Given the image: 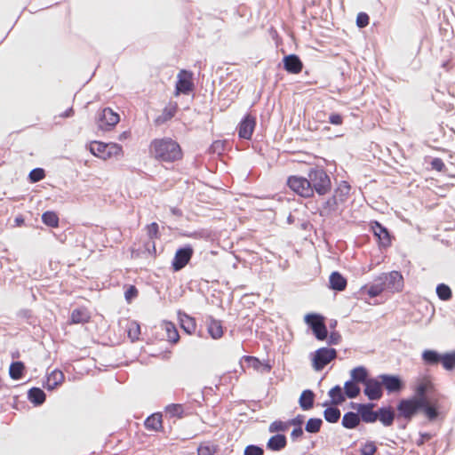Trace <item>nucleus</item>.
<instances>
[{
  "label": "nucleus",
  "instance_id": "nucleus-1",
  "mask_svg": "<svg viewBox=\"0 0 455 455\" xmlns=\"http://www.w3.org/2000/svg\"><path fill=\"white\" fill-rule=\"evenodd\" d=\"M150 153L156 160L167 163L177 161L182 156L180 145L170 138L154 140Z\"/></svg>",
  "mask_w": 455,
  "mask_h": 455
},
{
  "label": "nucleus",
  "instance_id": "nucleus-2",
  "mask_svg": "<svg viewBox=\"0 0 455 455\" xmlns=\"http://www.w3.org/2000/svg\"><path fill=\"white\" fill-rule=\"evenodd\" d=\"M307 178L313 193L316 192L319 196H323L331 191V179L323 169H310L307 173Z\"/></svg>",
  "mask_w": 455,
  "mask_h": 455
},
{
  "label": "nucleus",
  "instance_id": "nucleus-3",
  "mask_svg": "<svg viewBox=\"0 0 455 455\" xmlns=\"http://www.w3.org/2000/svg\"><path fill=\"white\" fill-rule=\"evenodd\" d=\"M422 405V399H402L397 405L398 417L411 420L412 417L421 410Z\"/></svg>",
  "mask_w": 455,
  "mask_h": 455
},
{
  "label": "nucleus",
  "instance_id": "nucleus-4",
  "mask_svg": "<svg viewBox=\"0 0 455 455\" xmlns=\"http://www.w3.org/2000/svg\"><path fill=\"white\" fill-rule=\"evenodd\" d=\"M287 185L293 192L302 197H311L313 196L308 178L291 176L287 180Z\"/></svg>",
  "mask_w": 455,
  "mask_h": 455
},
{
  "label": "nucleus",
  "instance_id": "nucleus-5",
  "mask_svg": "<svg viewBox=\"0 0 455 455\" xmlns=\"http://www.w3.org/2000/svg\"><path fill=\"white\" fill-rule=\"evenodd\" d=\"M337 356V351L334 348L321 347L317 349L313 357V368L316 371H322L329 363Z\"/></svg>",
  "mask_w": 455,
  "mask_h": 455
},
{
  "label": "nucleus",
  "instance_id": "nucleus-6",
  "mask_svg": "<svg viewBox=\"0 0 455 455\" xmlns=\"http://www.w3.org/2000/svg\"><path fill=\"white\" fill-rule=\"evenodd\" d=\"M305 321L310 326L317 339L323 340L328 337L327 328L321 315L308 314L305 316Z\"/></svg>",
  "mask_w": 455,
  "mask_h": 455
},
{
  "label": "nucleus",
  "instance_id": "nucleus-7",
  "mask_svg": "<svg viewBox=\"0 0 455 455\" xmlns=\"http://www.w3.org/2000/svg\"><path fill=\"white\" fill-rule=\"evenodd\" d=\"M119 115L114 112L110 108H103L97 119L98 127L102 131H108L118 124Z\"/></svg>",
  "mask_w": 455,
  "mask_h": 455
},
{
  "label": "nucleus",
  "instance_id": "nucleus-8",
  "mask_svg": "<svg viewBox=\"0 0 455 455\" xmlns=\"http://www.w3.org/2000/svg\"><path fill=\"white\" fill-rule=\"evenodd\" d=\"M363 393L371 401H377L382 397L383 389L379 376L377 378H371L364 384Z\"/></svg>",
  "mask_w": 455,
  "mask_h": 455
},
{
  "label": "nucleus",
  "instance_id": "nucleus-9",
  "mask_svg": "<svg viewBox=\"0 0 455 455\" xmlns=\"http://www.w3.org/2000/svg\"><path fill=\"white\" fill-rule=\"evenodd\" d=\"M382 388L385 387L388 393L399 392L403 388V381L399 376L390 374L379 375Z\"/></svg>",
  "mask_w": 455,
  "mask_h": 455
},
{
  "label": "nucleus",
  "instance_id": "nucleus-10",
  "mask_svg": "<svg viewBox=\"0 0 455 455\" xmlns=\"http://www.w3.org/2000/svg\"><path fill=\"white\" fill-rule=\"evenodd\" d=\"M193 255V249L190 246L179 249L172 261V267L175 271L182 269L190 260Z\"/></svg>",
  "mask_w": 455,
  "mask_h": 455
},
{
  "label": "nucleus",
  "instance_id": "nucleus-11",
  "mask_svg": "<svg viewBox=\"0 0 455 455\" xmlns=\"http://www.w3.org/2000/svg\"><path fill=\"white\" fill-rule=\"evenodd\" d=\"M387 282L388 291H400L403 287V275L397 271H392L388 274H382V279Z\"/></svg>",
  "mask_w": 455,
  "mask_h": 455
},
{
  "label": "nucleus",
  "instance_id": "nucleus-12",
  "mask_svg": "<svg viewBox=\"0 0 455 455\" xmlns=\"http://www.w3.org/2000/svg\"><path fill=\"white\" fill-rule=\"evenodd\" d=\"M375 407L374 403H358L357 412L362 419L365 423H374L378 419V411H373Z\"/></svg>",
  "mask_w": 455,
  "mask_h": 455
},
{
  "label": "nucleus",
  "instance_id": "nucleus-13",
  "mask_svg": "<svg viewBox=\"0 0 455 455\" xmlns=\"http://www.w3.org/2000/svg\"><path fill=\"white\" fill-rule=\"evenodd\" d=\"M256 124L255 117L247 115L238 125V135L242 139L250 140Z\"/></svg>",
  "mask_w": 455,
  "mask_h": 455
},
{
  "label": "nucleus",
  "instance_id": "nucleus-14",
  "mask_svg": "<svg viewBox=\"0 0 455 455\" xmlns=\"http://www.w3.org/2000/svg\"><path fill=\"white\" fill-rule=\"evenodd\" d=\"M340 205L341 204H339V202L337 201V199L335 197L331 196L329 199H327L326 201H324L322 204L321 207H319V209H318L319 214L322 217H325V218H329V217L332 216L333 214H338L341 212L339 209Z\"/></svg>",
  "mask_w": 455,
  "mask_h": 455
},
{
  "label": "nucleus",
  "instance_id": "nucleus-15",
  "mask_svg": "<svg viewBox=\"0 0 455 455\" xmlns=\"http://www.w3.org/2000/svg\"><path fill=\"white\" fill-rule=\"evenodd\" d=\"M284 68L291 74H298L302 70L303 64L300 59L295 54H290L283 58Z\"/></svg>",
  "mask_w": 455,
  "mask_h": 455
},
{
  "label": "nucleus",
  "instance_id": "nucleus-16",
  "mask_svg": "<svg viewBox=\"0 0 455 455\" xmlns=\"http://www.w3.org/2000/svg\"><path fill=\"white\" fill-rule=\"evenodd\" d=\"M191 74L185 70H181L178 75V82L176 90L178 92L188 93L192 90V83L190 81Z\"/></svg>",
  "mask_w": 455,
  "mask_h": 455
},
{
  "label": "nucleus",
  "instance_id": "nucleus-17",
  "mask_svg": "<svg viewBox=\"0 0 455 455\" xmlns=\"http://www.w3.org/2000/svg\"><path fill=\"white\" fill-rule=\"evenodd\" d=\"M395 414L391 407H381L378 410V419L385 427H390L395 419Z\"/></svg>",
  "mask_w": 455,
  "mask_h": 455
},
{
  "label": "nucleus",
  "instance_id": "nucleus-18",
  "mask_svg": "<svg viewBox=\"0 0 455 455\" xmlns=\"http://www.w3.org/2000/svg\"><path fill=\"white\" fill-rule=\"evenodd\" d=\"M351 380L359 384H365L371 377H369L368 370L364 366H357L350 371Z\"/></svg>",
  "mask_w": 455,
  "mask_h": 455
},
{
  "label": "nucleus",
  "instance_id": "nucleus-19",
  "mask_svg": "<svg viewBox=\"0 0 455 455\" xmlns=\"http://www.w3.org/2000/svg\"><path fill=\"white\" fill-rule=\"evenodd\" d=\"M423 405L421 410L424 411L425 415L430 421L435 420L438 417V405L437 402L435 400H423Z\"/></svg>",
  "mask_w": 455,
  "mask_h": 455
},
{
  "label": "nucleus",
  "instance_id": "nucleus-20",
  "mask_svg": "<svg viewBox=\"0 0 455 455\" xmlns=\"http://www.w3.org/2000/svg\"><path fill=\"white\" fill-rule=\"evenodd\" d=\"M287 444V440L284 435L277 434L269 438L267 448L273 451H279L283 450Z\"/></svg>",
  "mask_w": 455,
  "mask_h": 455
},
{
  "label": "nucleus",
  "instance_id": "nucleus-21",
  "mask_svg": "<svg viewBox=\"0 0 455 455\" xmlns=\"http://www.w3.org/2000/svg\"><path fill=\"white\" fill-rule=\"evenodd\" d=\"M330 287L332 290L341 291L346 289L347 280L339 272H332L329 278Z\"/></svg>",
  "mask_w": 455,
  "mask_h": 455
},
{
  "label": "nucleus",
  "instance_id": "nucleus-22",
  "mask_svg": "<svg viewBox=\"0 0 455 455\" xmlns=\"http://www.w3.org/2000/svg\"><path fill=\"white\" fill-rule=\"evenodd\" d=\"M443 355H440L435 350L426 349L422 353V360L425 364L427 365H435L439 363H443Z\"/></svg>",
  "mask_w": 455,
  "mask_h": 455
},
{
  "label": "nucleus",
  "instance_id": "nucleus-23",
  "mask_svg": "<svg viewBox=\"0 0 455 455\" xmlns=\"http://www.w3.org/2000/svg\"><path fill=\"white\" fill-rule=\"evenodd\" d=\"M315 394L313 391L307 389L304 390L299 399V406L303 411L310 410L314 405Z\"/></svg>",
  "mask_w": 455,
  "mask_h": 455
},
{
  "label": "nucleus",
  "instance_id": "nucleus-24",
  "mask_svg": "<svg viewBox=\"0 0 455 455\" xmlns=\"http://www.w3.org/2000/svg\"><path fill=\"white\" fill-rule=\"evenodd\" d=\"M64 380V374L62 371L55 370L52 371L48 377L46 381V387L49 390H53L59 385H60Z\"/></svg>",
  "mask_w": 455,
  "mask_h": 455
},
{
  "label": "nucleus",
  "instance_id": "nucleus-25",
  "mask_svg": "<svg viewBox=\"0 0 455 455\" xmlns=\"http://www.w3.org/2000/svg\"><path fill=\"white\" fill-rule=\"evenodd\" d=\"M360 420L358 412L349 411L344 414L341 423L345 428L353 429L360 424Z\"/></svg>",
  "mask_w": 455,
  "mask_h": 455
},
{
  "label": "nucleus",
  "instance_id": "nucleus-26",
  "mask_svg": "<svg viewBox=\"0 0 455 455\" xmlns=\"http://www.w3.org/2000/svg\"><path fill=\"white\" fill-rule=\"evenodd\" d=\"M350 189V185L347 181H342L335 189L332 196L335 197L340 204H342L347 199Z\"/></svg>",
  "mask_w": 455,
  "mask_h": 455
},
{
  "label": "nucleus",
  "instance_id": "nucleus-27",
  "mask_svg": "<svg viewBox=\"0 0 455 455\" xmlns=\"http://www.w3.org/2000/svg\"><path fill=\"white\" fill-rule=\"evenodd\" d=\"M28 397L35 405H41L44 403L46 396L41 388L32 387L28 391Z\"/></svg>",
  "mask_w": 455,
  "mask_h": 455
},
{
  "label": "nucleus",
  "instance_id": "nucleus-28",
  "mask_svg": "<svg viewBox=\"0 0 455 455\" xmlns=\"http://www.w3.org/2000/svg\"><path fill=\"white\" fill-rule=\"evenodd\" d=\"M181 328L188 334L193 333L196 331V322L194 318L190 317L186 314H179Z\"/></svg>",
  "mask_w": 455,
  "mask_h": 455
},
{
  "label": "nucleus",
  "instance_id": "nucleus-29",
  "mask_svg": "<svg viewBox=\"0 0 455 455\" xmlns=\"http://www.w3.org/2000/svg\"><path fill=\"white\" fill-rule=\"evenodd\" d=\"M329 396L331 398V403L334 405L341 404L346 400L345 393L338 385L329 391Z\"/></svg>",
  "mask_w": 455,
  "mask_h": 455
},
{
  "label": "nucleus",
  "instance_id": "nucleus-30",
  "mask_svg": "<svg viewBox=\"0 0 455 455\" xmlns=\"http://www.w3.org/2000/svg\"><path fill=\"white\" fill-rule=\"evenodd\" d=\"M207 329L209 334L214 339H220L223 335V329L220 321L211 319Z\"/></svg>",
  "mask_w": 455,
  "mask_h": 455
},
{
  "label": "nucleus",
  "instance_id": "nucleus-31",
  "mask_svg": "<svg viewBox=\"0 0 455 455\" xmlns=\"http://www.w3.org/2000/svg\"><path fill=\"white\" fill-rule=\"evenodd\" d=\"M145 427L149 430H159L162 427V415L155 413L148 417L145 420Z\"/></svg>",
  "mask_w": 455,
  "mask_h": 455
},
{
  "label": "nucleus",
  "instance_id": "nucleus-32",
  "mask_svg": "<svg viewBox=\"0 0 455 455\" xmlns=\"http://www.w3.org/2000/svg\"><path fill=\"white\" fill-rule=\"evenodd\" d=\"M90 318L89 314L84 308H76L71 313V323H83L88 322Z\"/></svg>",
  "mask_w": 455,
  "mask_h": 455
},
{
  "label": "nucleus",
  "instance_id": "nucleus-33",
  "mask_svg": "<svg viewBox=\"0 0 455 455\" xmlns=\"http://www.w3.org/2000/svg\"><path fill=\"white\" fill-rule=\"evenodd\" d=\"M108 149V144L94 141L90 146V151L96 156L101 157L103 159L108 158L106 155V151Z\"/></svg>",
  "mask_w": 455,
  "mask_h": 455
},
{
  "label": "nucleus",
  "instance_id": "nucleus-34",
  "mask_svg": "<svg viewBox=\"0 0 455 455\" xmlns=\"http://www.w3.org/2000/svg\"><path fill=\"white\" fill-rule=\"evenodd\" d=\"M344 393L350 399L355 398L360 394V387L357 383L348 380L344 385Z\"/></svg>",
  "mask_w": 455,
  "mask_h": 455
},
{
  "label": "nucleus",
  "instance_id": "nucleus-35",
  "mask_svg": "<svg viewBox=\"0 0 455 455\" xmlns=\"http://www.w3.org/2000/svg\"><path fill=\"white\" fill-rule=\"evenodd\" d=\"M164 328L166 331L168 340L172 343H177L180 339V335L175 325L171 322H165Z\"/></svg>",
  "mask_w": 455,
  "mask_h": 455
},
{
  "label": "nucleus",
  "instance_id": "nucleus-36",
  "mask_svg": "<svg viewBox=\"0 0 455 455\" xmlns=\"http://www.w3.org/2000/svg\"><path fill=\"white\" fill-rule=\"evenodd\" d=\"M323 417L330 423H336L340 418V411L337 407H328L323 411Z\"/></svg>",
  "mask_w": 455,
  "mask_h": 455
},
{
  "label": "nucleus",
  "instance_id": "nucleus-37",
  "mask_svg": "<svg viewBox=\"0 0 455 455\" xmlns=\"http://www.w3.org/2000/svg\"><path fill=\"white\" fill-rule=\"evenodd\" d=\"M24 364L21 362H14L10 365L9 373L12 379H20L22 376Z\"/></svg>",
  "mask_w": 455,
  "mask_h": 455
},
{
  "label": "nucleus",
  "instance_id": "nucleus-38",
  "mask_svg": "<svg viewBox=\"0 0 455 455\" xmlns=\"http://www.w3.org/2000/svg\"><path fill=\"white\" fill-rule=\"evenodd\" d=\"M323 420L317 418L309 419L306 424V431L308 433L315 434L321 429Z\"/></svg>",
  "mask_w": 455,
  "mask_h": 455
},
{
  "label": "nucleus",
  "instance_id": "nucleus-39",
  "mask_svg": "<svg viewBox=\"0 0 455 455\" xmlns=\"http://www.w3.org/2000/svg\"><path fill=\"white\" fill-rule=\"evenodd\" d=\"M43 222L52 228H55L59 225V218L53 212H46L42 215Z\"/></svg>",
  "mask_w": 455,
  "mask_h": 455
},
{
  "label": "nucleus",
  "instance_id": "nucleus-40",
  "mask_svg": "<svg viewBox=\"0 0 455 455\" xmlns=\"http://www.w3.org/2000/svg\"><path fill=\"white\" fill-rule=\"evenodd\" d=\"M374 234L379 236L384 245L390 243L389 235L387 230L380 224L376 223V227L373 228Z\"/></svg>",
  "mask_w": 455,
  "mask_h": 455
},
{
  "label": "nucleus",
  "instance_id": "nucleus-41",
  "mask_svg": "<svg viewBox=\"0 0 455 455\" xmlns=\"http://www.w3.org/2000/svg\"><path fill=\"white\" fill-rule=\"evenodd\" d=\"M436 293L439 299L442 300H448L451 298L452 295L451 288L444 283L437 285Z\"/></svg>",
  "mask_w": 455,
  "mask_h": 455
},
{
  "label": "nucleus",
  "instance_id": "nucleus-42",
  "mask_svg": "<svg viewBox=\"0 0 455 455\" xmlns=\"http://www.w3.org/2000/svg\"><path fill=\"white\" fill-rule=\"evenodd\" d=\"M165 411L170 414L171 417L182 418L184 410L181 404L172 403L166 406Z\"/></svg>",
  "mask_w": 455,
  "mask_h": 455
},
{
  "label": "nucleus",
  "instance_id": "nucleus-43",
  "mask_svg": "<svg viewBox=\"0 0 455 455\" xmlns=\"http://www.w3.org/2000/svg\"><path fill=\"white\" fill-rule=\"evenodd\" d=\"M245 361L249 363L250 366H251L253 369L257 371H259L260 368L262 367L265 371L268 372L271 369L270 365H263L258 358L253 356H246Z\"/></svg>",
  "mask_w": 455,
  "mask_h": 455
},
{
  "label": "nucleus",
  "instance_id": "nucleus-44",
  "mask_svg": "<svg viewBox=\"0 0 455 455\" xmlns=\"http://www.w3.org/2000/svg\"><path fill=\"white\" fill-rule=\"evenodd\" d=\"M443 366L448 371H451L455 367V351L443 355Z\"/></svg>",
  "mask_w": 455,
  "mask_h": 455
},
{
  "label": "nucleus",
  "instance_id": "nucleus-45",
  "mask_svg": "<svg viewBox=\"0 0 455 455\" xmlns=\"http://www.w3.org/2000/svg\"><path fill=\"white\" fill-rule=\"evenodd\" d=\"M288 429V422L275 420L269 425L268 431L270 433L285 432Z\"/></svg>",
  "mask_w": 455,
  "mask_h": 455
},
{
  "label": "nucleus",
  "instance_id": "nucleus-46",
  "mask_svg": "<svg viewBox=\"0 0 455 455\" xmlns=\"http://www.w3.org/2000/svg\"><path fill=\"white\" fill-rule=\"evenodd\" d=\"M122 154V147L116 143L108 144L106 155L108 157L118 156Z\"/></svg>",
  "mask_w": 455,
  "mask_h": 455
},
{
  "label": "nucleus",
  "instance_id": "nucleus-47",
  "mask_svg": "<svg viewBox=\"0 0 455 455\" xmlns=\"http://www.w3.org/2000/svg\"><path fill=\"white\" fill-rule=\"evenodd\" d=\"M44 176H45L44 171L41 168L33 169L29 172V180L31 182L40 181L44 178Z\"/></svg>",
  "mask_w": 455,
  "mask_h": 455
},
{
  "label": "nucleus",
  "instance_id": "nucleus-48",
  "mask_svg": "<svg viewBox=\"0 0 455 455\" xmlns=\"http://www.w3.org/2000/svg\"><path fill=\"white\" fill-rule=\"evenodd\" d=\"M377 451L375 443L371 441L366 442L361 448V453L363 455H374Z\"/></svg>",
  "mask_w": 455,
  "mask_h": 455
},
{
  "label": "nucleus",
  "instance_id": "nucleus-49",
  "mask_svg": "<svg viewBox=\"0 0 455 455\" xmlns=\"http://www.w3.org/2000/svg\"><path fill=\"white\" fill-rule=\"evenodd\" d=\"M140 333V327L136 323H132L128 329V336L129 338L134 341L139 339V335Z\"/></svg>",
  "mask_w": 455,
  "mask_h": 455
},
{
  "label": "nucleus",
  "instance_id": "nucleus-50",
  "mask_svg": "<svg viewBox=\"0 0 455 455\" xmlns=\"http://www.w3.org/2000/svg\"><path fill=\"white\" fill-rule=\"evenodd\" d=\"M174 116V111L172 109L164 108L163 114L159 116L156 120L155 123L156 124H161L168 120H170Z\"/></svg>",
  "mask_w": 455,
  "mask_h": 455
},
{
  "label": "nucleus",
  "instance_id": "nucleus-51",
  "mask_svg": "<svg viewBox=\"0 0 455 455\" xmlns=\"http://www.w3.org/2000/svg\"><path fill=\"white\" fill-rule=\"evenodd\" d=\"M427 389V387L426 384H424V383L419 384L416 388V396H414L413 398L414 399L429 400L430 398H428L426 395Z\"/></svg>",
  "mask_w": 455,
  "mask_h": 455
},
{
  "label": "nucleus",
  "instance_id": "nucleus-52",
  "mask_svg": "<svg viewBox=\"0 0 455 455\" xmlns=\"http://www.w3.org/2000/svg\"><path fill=\"white\" fill-rule=\"evenodd\" d=\"M264 451L261 447L257 445H248L244 449V455H263Z\"/></svg>",
  "mask_w": 455,
  "mask_h": 455
},
{
  "label": "nucleus",
  "instance_id": "nucleus-53",
  "mask_svg": "<svg viewBox=\"0 0 455 455\" xmlns=\"http://www.w3.org/2000/svg\"><path fill=\"white\" fill-rule=\"evenodd\" d=\"M431 167L438 172H445L446 166L441 158H434L431 163Z\"/></svg>",
  "mask_w": 455,
  "mask_h": 455
},
{
  "label": "nucleus",
  "instance_id": "nucleus-54",
  "mask_svg": "<svg viewBox=\"0 0 455 455\" xmlns=\"http://www.w3.org/2000/svg\"><path fill=\"white\" fill-rule=\"evenodd\" d=\"M215 448L209 445H200L197 449V455H213Z\"/></svg>",
  "mask_w": 455,
  "mask_h": 455
},
{
  "label": "nucleus",
  "instance_id": "nucleus-55",
  "mask_svg": "<svg viewBox=\"0 0 455 455\" xmlns=\"http://www.w3.org/2000/svg\"><path fill=\"white\" fill-rule=\"evenodd\" d=\"M369 24V16L364 12H360L356 18V25L359 28H364Z\"/></svg>",
  "mask_w": 455,
  "mask_h": 455
},
{
  "label": "nucleus",
  "instance_id": "nucleus-56",
  "mask_svg": "<svg viewBox=\"0 0 455 455\" xmlns=\"http://www.w3.org/2000/svg\"><path fill=\"white\" fill-rule=\"evenodd\" d=\"M148 235L150 239L157 237L158 235V225L156 222L151 223L147 227Z\"/></svg>",
  "mask_w": 455,
  "mask_h": 455
},
{
  "label": "nucleus",
  "instance_id": "nucleus-57",
  "mask_svg": "<svg viewBox=\"0 0 455 455\" xmlns=\"http://www.w3.org/2000/svg\"><path fill=\"white\" fill-rule=\"evenodd\" d=\"M225 143L221 140H216L214 141L211 146V151L212 153H216L218 155H220L221 152L224 150Z\"/></svg>",
  "mask_w": 455,
  "mask_h": 455
},
{
  "label": "nucleus",
  "instance_id": "nucleus-58",
  "mask_svg": "<svg viewBox=\"0 0 455 455\" xmlns=\"http://www.w3.org/2000/svg\"><path fill=\"white\" fill-rule=\"evenodd\" d=\"M125 299L127 301H131L132 299L136 298L138 295V290L135 286L131 285L129 288L125 291Z\"/></svg>",
  "mask_w": 455,
  "mask_h": 455
},
{
  "label": "nucleus",
  "instance_id": "nucleus-59",
  "mask_svg": "<svg viewBox=\"0 0 455 455\" xmlns=\"http://www.w3.org/2000/svg\"><path fill=\"white\" fill-rule=\"evenodd\" d=\"M382 292V288L379 286H376L374 283L368 288L367 293L370 297L374 298L379 296Z\"/></svg>",
  "mask_w": 455,
  "mask_h": 455
},
{
  "label": "nucleus",
  "instance_id": "nucleus-60",
  "mask_svg": "<svg viewBox=\"0 0 455 455\" xmlns=\"http://www.w3.org/2000/svg\"><path fill=\"white\" fill-rule=\"evenodd\" d=\"M329 122L334 125H340L343 122V117L339 114L333 113L329 116Z\"/></svg>",
  "mask_w": 455,
  "mask_h": 455
},
{
  "label": "nucleus",
  "instance_id": "nucleus-61",
  "mask_svg": "<svg viewBox=\"0 0 455 455\" xmlns=\"http://www.w3.org/2000/svg\"><path fill=\"white\" fill-rule=\"evenodd\" d=\"M341 336L338 332H331L329 336L328 343L330 345H337L339 343Z\"/></svg>",
  "mask_w": 455,
  "mask_h": 455
},
{
  "label": "nucleus",
  "instance_id": "nucleus-62",
  "mask_svg": "<svg viewBox=\"0 0 455 455\" xmlns=\"http://www.w3.org/2000/svg\"><path fill=\"white\" fill-rule=\"evenodd\" d=\"M303 421H304V416L298 415L294 419L288 421V427L290 425H292V426H297V427H299L303 424Z\"/></svg>",
  "mask_w": 455,
  "mask_h": 455
},
{
  "label": "nucleus",
  "instance_id": "nucleus-63",
  "mask_svg": "<svg viewBox=\"0 0 455 455\" xmlns=\"http://www.w3.org/2000/svg\"><path fill=\"white\" fill-rule=\"evenodd\" d=\"M374 284H376V286H380L382 288V292L384 291H388L387 289V282L384 281V278L382 279V275H379L375 280H374Z\"/></svg>",
  "mask_w": 455,
  "mask_h": 455
},
{
  "label": "nucleus",
  "instance_id": "nucleus-64",
  "mask_svg": "<svg viewBox=\"0 0 455 455\" xmlns=\"http://www.w3.org/2000/svg\"><path fill=\"white\" fill-rule=\"evenodd\" d=\"M303 435V429L301 427L294 428L291 433V437L295 440Z\"/></svg>",
  "mask_w": 455,
  "mask_h": 455
}]
</instances>
